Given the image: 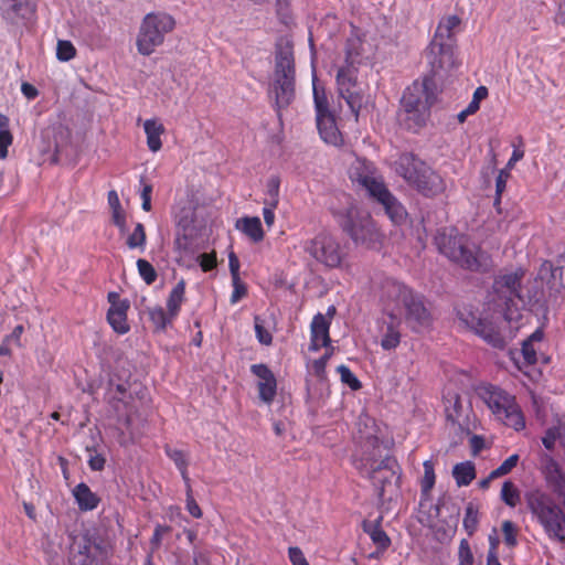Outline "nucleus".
Wrapping results in <instances>:
<instances>
[{
    "label": "nucleus",
    "mask_w": 565,
    "mask_h": 565,
    "mask_svg": "<svg viewBox=\"0 0 565 565\" xmlns=\"http://www.w3.org/2000/svg\"><path fill=\"white\" fill-rule=\"evenodd\" d=\"M524 270L518 268L512 271L501 273L495 276L491 291L488 294L489 308L493 315L502 318L507 322L520 318V309L531 302V299H537L534 295H523L522 280Z\"/></svg>",
    "instance_id": "obj_1"
},
{
    "label": "nucleus",
    "mask_w": 565,
    "mask_h": 565,
    "mask_svg": "<svg viewBox=\"0 0 565 565\" xmlns=\"http://www.w3.org/2000/svg\"><path fill=\"white\" fill-rule=\"evenodd\" d=\"M349 177L383 207L392 223L401 225L406 222L408 215L406 209L386 188L373 162L356 158L349 169Z\"/></svg>",
    "instance_id": "obj_2"
},
{
    "label": "nucleus",
    "mask_w": 565,
    "mask_h": 565,
    "mask_svg": "<svg viewBox=\"0 0 565 565\" xmlns=\"http://www.w3.org/2000/svg\"><path fill=\"white\" fill-rule=\"evenodd\" d=\"M379 437L370 435L362 446V454L353 458V465L362 477L370 479L377 490L380 498L384 497L386 484L391 483L397 475V461L383 454Z\"/></svg>",
    "instance_id": "obj_3"
},
{
    "label": "nucleus",
    "mask_w": 565,
    "mask_h": 565,
    "mask_svg": "<svg viewBox=\"0 0 565 565\" xmlns=\"http://www.w3.org/2000/svg\"><path fill=\"white\" fill-rule=\"evenodd\" d=\"M524 501L532 518L551 540L565 543V513L545 488L535 486L524 491Z\"/></svg>",
    "instance_id": "obj_4"
},
{
    "label": "nucleus",
    "mask_w": 565,
    "mask_h": 565,
    "mask_svg": "<svg viewBox=\"0 0 565 565\" xmlns=\"http://www.w3.org/2000/svg\"><path fill=\"white\" fill-rule=\"evenodd\" d=\"M446 74L440 73L438 77L441 78ZM435 77L437 75L430 72L422 83L414 82L403 93L398 116L411 130H417L425 125L429 108L437 99Z\"/></svg>",
    "instance_id": "obj_5"
},
{
    "label": "nucleus",
    "mask_w": 565,
    "mask_h": 565,
    "mask_svg": "<svg viewBox=\"0 0 565 565\" xmlns=\"http://www.w3.org/2000/svg\"><path fill=\"white\" fill-rule=\"evenodd\" d=\"M439 252L462 268L471 271H484L489 266V256L473 244L465 235L455 230H443L435 237Z\"/></svg>",
    "instance_id": "obj_6"
},
{
    "label": "nucleus",
    "mask_w": 565,
    "mask_h": 565,
    "mask_svg": "<svg viewBox=\"0 0 565 565\" xmlns=\"http://www.w3.org/2000/svg\"><path fill=\"white\" fill-rule=\"evenodd\" d=\"M459 24L460 19L455 14L439 21L427 51L428 65L434 75L448 73L456 66L455 30L459 28Z\"/></svg>",
    "instance_id": "obj_7"
},
{
    "label": "nucleus",
    "mask_w": 565,
    "mask_h": 565,
    "mask_svg": "<svg viewBox=\"0 0 565 565\" xmlns=\"http://www.w3.org/2000/svg\"><path fill=\"white\" fill-rule=\"evenodd\" d=\"M395 171L409 185L426 196L441 193L446 185L444 179L425 161L414 153H402L395 161Z\"/></svg>",
    "instance_id": "obj_8"
},
{
    "label": "nucleus",
    "mask_w": 565,
    "mask_h": 565,
    "mask_svg": "<svg viewBox=\"0 0 565 565\" xmlns=\"http://www.w3.org/2000/svg\"><path fill=\"white\" fill-rule=\"evenodd\" d=\"M478 394L492 414L505 426L512 427L516 431L524 429V416L512 395L492 384L481 385L478 388Z\"/></svg>",
    "instance_id": "obj_9"
},
{
    "label": "nucleus",
    "mask_w": 565,
    "mask_h": 565,
    "mask_svg": "<svg viewBox=\"0 0 565 565\" xmlns=\"http://www.w3.org/2000/svg\"><path fill=\"white\" fill-rule=\"evenodd\" d=\"M295 60L290 47L279 49L275 56L274 82L269 90L275 97L277 111L287 107L295 97Z\"/></svg>",
    "instance_id": "obj_10"
},
{
    "label": "nucleus",
    "mask_w": 565,
    "mask_h": 565,
    "mask_svg": "<svg viewBox=\"0 0 565 565\" xmlns=\"http://www.w3.org/2000/svg\"><path fill=\"white\" fill-rule=\"evenodd\" d=\"M334 215L342 230L356 245L375 248L380 243L381 234L372 217L361 213L355 205L349 204L343 212H335Z\"/></svg>",
    "instance_id": "obj_11"
},
{
    "label": "nucleus",
    "mask_w": 565,
    "mask_h": 565,
    "mask_svg": "<svg viewBox=\"0 0 565 565\" xmlns=\"http://www.w3.org/2000/svg\"><path fill=\"white\" fill-rule=\"evenodd\" d=\"M175 26V20L166 12H150L141 21L136 46L139 54L149 56Z\"/></svg>",
    "instance_id": "obj_12"
},
{
    "label": "nucleus",
    "mask_w": 565,
    "mask_h": 565,
    "mask_svg": "<svg viewBox=\"0 0 565 565\" xmlns=\"http://www.w3.org/2000/svg\"><path fill=\"white\" fill-rule=\"evenodd\" d=\"M303 249L317 262L327 267L335 268L342 262V250L339 242L328 233H319L303 243Z\"/></svg>",
    "instance_id": "obj_13"
},
{
    "label": "nucleus",
    "mask_w": 565,
    "mask_h": 565,
    "mask_svg": "<svg viewBox=\"0 0 565 565\" xmlns=\"http://www.w3.org/2000/svg\"><path fill=\"white\" fill-rule=\"evenodd\" d=\"M351 60V53H347L345 65L341 66L337 73V86L339 95L345 100L350 110L355 117L363 105V95L358 89L356 68Z\"/></svg>",
    "instance_id": "obj_14"
},
{
    "label": "nucleus",
    "mask_w": 565,
    "mask_h": 565,
    "mask_svg": "<svg viewBox=\"0 0 565 565\" xmlns=\"http://www.w3.org/2000/svg\"><path fill=\"white\" fill-rule=\"evenodd\" d=\"M106 547L94 536L84 535L75 541L71 554V565H96L106 556Z\"/></svg>",
    "instance_id": "obj_15"
},
{
    "label": "nucleus",
    "mask_w": 565,
    "mask_h": 565,
    "mask_svg": "<svg viewBox=\"0 0 565 565\" xmlns=\"http://www.w3.org/2000/svg\"><path fill=\"white\" fill-rule=\"evenodd\" d=\"M35 11V0H0V17L12 26L30 21Z\"/></svg>",
    "instance_id": "obj_16"
},
{
    "label": "nucleus",
    "mask_w": 565,
    "mask_h": 565,
    "mask_svg": "<svg viewBox=\"0 0 565 565\" xmlns=\"http://www.w3.org/2000/svg\"><path fill=\"white\" fill-rule=\"evenodd\" d=\"M405 308V320L415 332H422L430 326V312L424 305L423 297L413 292L402 305Z\"/></svg>",
    "instance_id": "obj_17"
},
{
    "label": "nucleus",
    "mask_w": 565,
    "mask_h": 565,
    "mask_svg": "<svg viewBox=\"0 0 565 565\" xmlns=\"http://www.w3.org/2000/svg\"><path fill=\"white\" fill-rule=\"evenodd\" d=\"M413 292V289L393 277H384L380 282V298L386 310L399 308Z\"/></svg>",
    "instance_id": "obj_18"
},
{
    "label": "nucleus",
    "mask_w": 565,
    "mask_h": 565,
    "mask_svg": "<svg viewBox=\"0 0 565 565\" xmlns=\"http://www.w3.org/2000/svg\"><path fill=\"white\" fill-rule=\"evenodd\" d=\"M113 407L116 412L117 424L128 433L129 439L134 441L140 434L139 426L143 423V417L135 405L121 398L116 399Z\"/></svg>",
    "instance_id": "obj_19"
},
{
    "label": "nucleus",
    "mask_w": 565,
    "mask_h": 565,
    "mask_svg": "<svg viewBox=\"0 0 565 565\" xmlns=\"http://www.w3.org/2000/svg\"><path fill=\"white\" fill-rule=\"evenodd\" d=\"M250 372L258 377V395L265 404H270L277 392V381L271 370L263 363L253 364Z\"/></svg>",
    "instance_id": "obj_20"
},
{
    "label": "nucleus",
    "mask_w": 565,
    "mask_h": 565,
    "mask_svg": "<svg viewBox=\"0 0 565 565\" xmlns=\"http://www.w3.org/2000/svg\"><path fill=\"white\" fill-rule=\"evenodd\" d=\"M471 329L489 345L495 349H503L505 347V340L501 334L499 327L494 321L489 320L487 317H472Z\"/></svg>",
    "instance_id": "obj_21"
},
{
    "label": "nucleus",
    "mask_w": 565,
    "mask_h": 565,
    "mask_svg": "<svg viewBox=\"0 0 565 565\" xmlns=\"http://www.w3.org/2000/svg\"><path fill=\"white\" fill-rule=\"evenodd\" d=\"M310 329L309 349L311 351H318L322 347H328L330 344V321L322 313L319 312L313 317Z\"/></svg>",
    "instance_id": "obj_22"
},
{
    "label": "nucleus",
    "mask_w": 565,
    "mask_h": 565,
    "mask_svg": "<svg viewBox=\"0 0 565 565\" xmlns=\"http://www.w3.org/2000/svg\"><path fill=\"white\" fill-rule=\"evenodd\" d=\"M316 121L319 135L326 143L339 146L342 142L341 132L331 111L316 116Z\"/></svg>",
    "instance_id": "obj_23"
},
{
    "label": "nucleus",
    "mask_w": 565,
    "mask_h": 565,
    "mask_svg": "<svg viewBox=\"0 0 565 565\" xmlns=\"http://www.w3.org/2000/svg\"><path fill=\"white\" fill-rule=\"evenodd\" d=\"M129 305L126 300L113 303L107 311V321L118 334H126L130 327L127 322V310Z\"/></svg>",
    "instance_id": "obj_24"
},
{
    "label": "nucleus",
    "mask_w": 565,
    "mask_h": 565,
    "mask_svg": "<svg viewBox=\"0 0 565 565\" xmlns=\"http://www.w3.org/2000/svg\"><path fill=\"white\" fill-rule=\"evenodd\" d=\"M72 494L78 509L84 512L95 510L100 502V498L85 482L76 484Z\"/></svg>",
    "instance_id": "obj_25"
},
{
    "label": "nucleus",
    "mask_w": 565,
    "mask_h": 565,
    "mask_svg": "<svg viewBox=\"0 0 565 565\" xmlns=\"http://www.w3.org/2000/svg\"><path fill=\"white\" fill-rule=\"evenodd\" d=\"M539 278L545 280L550 289L559 292L563 286V267L555 266L551 260H544L539 269Z\"/></svg>",
    "instance_id": "obj_26"
},
{
    "label": "nucleus",
    "mask_w": 565,
    "mask_h": 565,
    "mask_svg": "<svg viewBox=\"0 0 565 565\" xmlns=\"http://www.w3.org/2000/svg\"><path fill=\"white\" fill-rule=\"evenodd\" d=\"M235 228L246 235L253 243H259L264 238L262 221L258 216H244L236 221Z\"/></svg>",
    "instance_id": "obj_27"
},
{
    "label": "nucleus",
    "mask_w": 565,
    "mask_h": 565,
    "mask_svg": "<svg viewBox=\"0 0 565 565\" xmlns=\"http://www.w3.org/2000/svg\"><path fill=\"white\" fill-rule=\"evenodd\" d=\"M147 312L153 326V331L158 333L166 332L169 327H172L173 321L177 319L167 308L159 305L149 307Z\"/></svg>",
    "instance_id": "obj_28"
},
{
    "label": "nucleus",
    "mask_w": 565,
    "mask_h": 565,
    "mask_svg": "<svg viewBox=\"0 0 565 565\" xmlns=\"http://www.w3.org/2000/svg\"><path fill=\"white\" fill-rule=\"evenodd\" d=\"M143 130L147 136V146L150 151L157 152L161 149V136L164 132V127L157 119H147L143 122Z\"/></svg>",
    "instance_id": "obj_29"
},
{
    "label": "nucleus",
    "mask_w": 565,
    "mask_h": 565,
    "mask_svg": "<svg viewBox=\"0 0 565 565\" xmlns=\"http://www.w3.org/2000/svg\"><path fill=\"white\" fill-rule=\"evenodd\" d=\"M381 518L375 522H363V530L369 534L372 542L376 545V547L381 551H385L391 545V539L385 533V531L381 527Z\"/></svg>",
    "instance_id": "obj_30"
},
{
    "label": "nucleus",
    "mask_w": 565,
    "mask_h": 565,
    "mask_svg": "<svg viewBox=\"0 0 565 565\" xmlns=\"http://www.w3.org/2000/svg\"><path fill=\"white\" fill-rule=\"evenodd\" d=\"M452 477L458 487H467L476 478V467L472 461H463L454 466Z\"/></svg>",
    "instance_id": "obj_31"
},
{
    "label": "nucleus",
    "mask_w": 565,
    "mask_h": 565,
    "mask_svg": "<svg viewBox=\"0 0 565 565\" xmlns=\"http://www.w3.org/2000/svg\"><path fill=\"white\" fill-rule=\"evenodd\" d=\"M184 292H185V282L180 280L170 291L167 299V309L171 312L175 318L179 316L181 311V306L184 301Z\"/></svg>",
    "instance_id": "obj_32"
},
{
    "label": "nucleus",
    "mask_w": 565,
    "mask_h": 565,
    "mask_svg": "<svg viewBox=\"0 0 565 565\" xmlns=\"http://www.w3.org/2000/svg\"><path fill=\"white\" fill-rule=\"evenodd\" d=\"M500 499L504 502V504L512 509H514L520 503L521 493L511 480L503 482Z\"/></svg>",
    "instance_id": "obj_33"
},
{
    "label": "nucleus",
    "mask_w": 565,
    "mask_h": 565,
    "mask_svg": "<svg viewBox=\"0 0 565 565\" xmlns=\"http://www.w3.org/2000/svg\"><path fill=\"white\" fill-rule=\"evenodd\" d=\"M126 244L130 249L143 252L147 244L146 230L142 223H137L132 233L128 235Z\"/></svg>",
    "instance_id": "obj_34"
},
{
    "label": "nucleus",
    "mask_w": 565,
    "mask_h": 565,
    "mask_svg": "<svg viewBox=\"0 0 565 565\" xmlns=\"http://www.w3.org/2000/svg\"><path fill=\"white\" fill-rule=\"evenodd\" d=\"M313 103L316 108V116L329 113V103L323 87L317 84V77L312 78Z\"/></svg>",
    "instance_id": "obj_35"
},
{
    "label": "nucleus",
    "mask_w": 565,
    "mask_h": 565,
    "mask_svg": "<svg viewBox=\"0 0 565 565\" xmlns=\"http://www.w3.org/2000/svg\"><path fill=\"white\" fill-rule=\"evenodd\" d=\"M399 342L401 333L398 328L393 323L387 324L386 330L381 339L382 349L385 351L394 350L398 347Z\"/></svg>",
    "instance_id": "obj_36"
},
{
    "label": "nucleus",
    "mask_w": 565,
    "mask_h": 565,
    "mask_svg": "<svg viewBox=\"0 0 565 565\" xmlns=\"http://www.w3.org/2000/svg\"><path fill=\"white\" fill-rule=\"evenodd\" d=\"M478 523H479L478 507L475 503L469 502L465 509V516H463L462 525H463L465 530L467 531V533L469 535H472L477 530Z\"/></svg>",
    "instance_id": "obj_37"
},
{
    "label": "nucleus",
    "mask_w": 565,
    "mask_h": 565,
    "mask_svg": "<svg viewBox=\"0 0 565 565\" xmlns=\"http://www.w3.org/2000/svg\"><path fill=\"white\" fill-rule=\"evenodd\" d=\"M280 178L270 175L266 182L265 198L263 203H279Z\"/></svg>",
    "instance_id": "obj_38"
},
{
    "label": "nucleus",
    "mask_w": 565,
    "mask_h": 565,
    "mask_svg": "<svg viewBox=\"0 0 565 565\" xmlns=\"http://www.w3.org/2000/svg\"><path fill=\"white\" fill-rule=\"evenodd\" d=\"M137 269L140 277L147 285H152L157 280V271L148 260L139 258L137 260Z\"/></svg>",
    "instance_id": "obj_39"
},
{
    "label": "nucleus",
    "mask_w": 565,
    "mask_h": 565,
    "mask_svg": "<svg viewBox=\"0 0 565 565\" xmlns=\"http://www.w3.org/2000/svg\"><path fill=\"white\" fill-rule=\"evenodd\" d=\"M254 329L255 334L260 344L270 345L273 342V335L270 331L265 327V321L259 316L254 317Z\"/></svg>",
    "instance_id": "obj_40"
},
{
    "label": "nucleus",
    "mask_w": 565,
    "mask_h": 565,
    "mask_svg": "<svg viewBox=\"0 0 565 565\" xmlns=\"http://www.w3.org/2000/svg\"><path fill=\"white\" fill-rule=\"evenodd\" d=\"M76 55V49L71 41L58 40L56 45V58L61 62H68Z\"/></svg>",
    "instance_id": "obj_41"
},
{
    "label": "nucleus",
    "mask_w": 565,
    "mask_h": 565,
    "mask_svg": "<svg viewBox=\"0 0 565 565\" xmlns=\"http://www.w3.org/2000/svg\"><path fill=\"white\" fill-rule=\"evenodd\" d=\"M337 372L340 374L341 382L348 385L351 390L358 391L361 388V382L353 374L349 366L341 364L337 367Z\"/></svg>",
    "instance_id": "obj_42"
},
{
    "label": "nucleus",
    "mask_w": 565,
    "mask_h": 565,
    "mask_svg": "<svg viewBox=\"0 0 565 565\" xmlns=\"http://www.w3.org/2000/svg\"><path fill=\"white\" fill-rule=\"evenodd\" d=\"M423 467L424 477L422 479V491L429 492L434 488L436 481L434 463L431 460H425Z\"/></svg>",
    "instance_id": "obj_43"
},
{
    "label": "nucleus",
    "mask_w": 565,
    "mask_h": 565,
    "mask_svg": "<svg viewBox=\"0 0 565 565\" xmlns=\"http://www.w3.org/2000/svg\"><path fill=\"white\" fill-rule=\"evenodd\" d=\"M519 459L518 454L508 457L498 468L491 471V478H499L510 473L516 467Z\"/></svg>",
    "instance_id": "obj_44"
},
{
    "label": "nucleus",
    "mask_w": 565,
    "mask_h": 565,
    "mask_svg": "<svg viewBox=\"0 0 565 565\" xmlns=\"http://www.w3.org/2000/svg\"><path fill=\"white\" fill-rule=\"evenodd\" d=\"M510 178V171L508 169H501L495 178V199L494 206H499L501 202V195L505 191L508 179Z\"/></svg>",
    "instance_id": "obj_45"
},
{
    "label": "nucleus",
    "mask_w": 565,
    "mask_h": 565,
    "mask_svg": "<svg viewBox=\"0 0 565 565\" xmlns=\"http://www.w3.org/2000/svg\"><path fill=\"white\" fill-rule=\"evenodd\" d=\"M502 532H503L505 545L510 548H513L514 546H516V544H518L516 527L512 521H510V520L503 521Z\"/></svg>",
    "instance_id": "obj_46"
},
{
    "label": "nucleus",
    "mask_w": 565,
    "mask_h": 565,
    "mask_svg": "<svg viewBox=\"0 0 565 565\" xmlns=\"http://www.w3.org/2000/svg\"><path fill=\"white\" fill-rule=\"evenodd\" d=\"M166 455L174 462L177 468H184V466H189L186 455L181 449H174L170 446L164 447Z\"/></svg>",
    "instance_id": "obj_47"
},
{
    "label": "nucleus",
    "mask_w": 565,
    "mask_h": 565,
    "mask_svg": "<svg viewBox=\"0 0 565 565\" xmlns=\"http://www.w3.org/2000/svg\"><path fill=\"white\" fill-rule=\"evenodd\" d=\"M561 437V428L553 426L546 429L544 436L542 437V444L547 450H553L556 444V440Z\"/></svg>",
    "instance_id": "obj_48"
},
{
    "label": "nucleus",
    "mask_w": 565,
    "mask_h": 565,
    "mask_svg": "<svg viewBox=\"0 0 565 565\" xmlns=\"http://www.w3.org/2000/svg\"><path fill=\"white\" fill-rule=\"evenodd\" d=\"M459 565H472L473 555L467 540H461L458 551Z\"/></svg>",
    "instance_id": "obj_49"
},
{
    "label": "nucleus",
    "mask_w": 565,
    "mask_h": 565,
    "mask_svg": "<svg viewBox=\"0 0 565 565\" xmlns=\"http://www.w3.org/2000/svg\"><path fill=\"white\" fill-rule=\"evenodd\" d=\"M232 285H233V292L231 295L230 300H231L232 305H235L247 294V287L241 280V278L232 279Z\"/></svg>",
    "instance_id": "obj_50"
},
{
    "label": "nucleus",
    "mask_w": 565,
    "mask_h": 565,
    "mask_svg": "<svg viewBox=\"0 0 565 565\" xmlns=\"http://www.w3.org/2000/svg\"><path fill=\"white\" fill-rule=\"evenodd\" d=\"M196 260L203 271H210L216 266L215 253H202L198 256Z\"/></svg>",
    "instance_id": "obj_51"
},
{
    "label": "nucleus",
    "mask_w": 565,
    "mask_h": 565,
    "mask_svg": "<svg viewBox=\"0 0 565 565\" xmlns=\"http://www.w3.org/2000/svg\"><path fill=\"white\" fill-rule=\"evenodd\" d=\"M140 183L142 184L140 192V198L142 200L141 207L143 211L149 212L151 210L152 185L145 183L142 179L140 180Z\"/></svg>",
    "instance_id": "obj_52"
},
{
    "label": "nucleus",
    "mask_w": 565,
    "mask_h": 565,
    "mask_svg": "<svg viewBox=\"0 0 565 565\" xmlns=\"http://www.w3.org/2000/svg\"><path fill=\"white\" fill-rule=\"evenodd\" d=\"M521 352L527 364H534L536 362V350L534 344L530 343V341H523Z\"/></svg>",
    "instance_id": "obj_53"
},
{
    "label": "nucleus",
    "mask_w": 565,
    "mask_h": 565,
    "mask_svg": "<svg viewBox=\"0 0 565 565\" xmlns=\"http://www.w3.org/2000/svg\"><path fill=\"white\" fill-rule=\"evenodd\" d=\"M186 510L195 519H200L202 516V510L192 495V489L186 491Z\"/></svg>",
    "instance_id": "obj_54"
},
{
    "label": "nucleus",
    "mask_w": 565,
    "mask_h": 565,
    "mask_svg": "<svg viewBox=\"0 0 565 565\" xmlns=\"http://www.w3.org/2000/svg\"><path fill=\"white\" fill-rule=\"evenodd\" d=\"M288 557L292 565H305L308 563L302 551L297 546H290L288 548Z\"/></svg>",
    "instance_id": "obj_55"
},
{
    "label": "nucleus",
    "mask_w": 565,
    "mask_h": 565,
    "mask_svg": "<svg viewBox=\"0 0 565 565\" xmlns=\"http://www.w3.org/2000/svg\"><path fill=\"white\" fill-rule=\"evenodd\" d=\"M12 143V135L10 130H0V158L3 159L8 154V147Z\"/></svg>",
    "instance_id": "obj_56"
},
{
    "label": "nucleus",
    "mask_w": 565,
    "mask_h": 565,
    "mask_svg": "<svg viewBox=\"0 0 565 565\" xmlns=\"http://www.w3.org/2000/svg\"><path fill=\"white\" fill-rule=\"evenodd\" d=\"M170 527L168 525L157 524L150 540V544L153 548H158L161 544L162 536L164 533L169 532Z\"/></svg>",
    "instance_id": "obj_57"
},
{
    "label": "nucleus",
    "mask_w": 565,
    "mask_h": 565,
    "mask_svg": "<svg viewBox=\"0 0 565 565\" xmlns=\"http://www.w3.org/2000/svg\"><path fill=\"white\" fill-rule=\"evenodd\" d=\"M278 204H271V203H264L263 207V216L266 225L268 227H271L275 222V210Z\"/></svg>",
    "instance_id": "obj_58"
},
{
    "label": "nucleus",
    "mask_w": 565,
    "mask_h": 565,
    "mask_svg": "<svg viewBox=\"0 0 565 565\" xmlns=\"http://www.w3.org/2000/svg\"><path fill=\"white\" fill-rule=\"evenodd\" d=\"M106 459L100 454L89 455L88 466L93 471H102L105 468Z\"/></svg>",
    "instance_id": "obj_59"
},
{
    "label": "nucleus",
    "mask_w": 565,
    "mask_h": 565,
    "mask_svg": "<svg viewBox=\"0 0 565 565\" xmlns=\"http://www.w3.org/2000/svg\"><path fill=\"white\" fill-rule=\"evenodd\" d=\"M113 223L118 227L120 233H126V216L122 209H117L111 212Z\"/></svg>",
    "instance_id": "obj_60"
},
{
    "label": "nucleus",
    "mask_w": 565,
    "mask_h": 565,
    "mask_svg": "<svg viewBox=\"0 0 565 565\" xmlns=\"http://www.w3.org/2000/svg\"><path fill=\"white\" fill-rule=\"evenodd\" d=\"M329 358H330V355L328 353H326L318 360L313 361L312 370L318 377H322L324 375L326 366H327V362H328Z\"/></svg>",
    "instance_id": "obj_61"
},
{
    "label": "nucleus",
    "mask_w": 565,
    "mask_h": 565,
    "mask_svg": "<svg viewBox=\"0 0 565 565\" xmlns=\"http://www.w3.org/2000/svg\"><path fill=\"white\" fill-rule=\"evenodd\" d=\"M228 268H230L232 279L241 278L239 277V260L234 252H231L228 254Z\"/></svg>",
    "instance_id": "obj_62"
},
{
    "label": "nucleus",
    "mask_w": 565,
    "mask_h": 565,
    "mask_svg": "<svg viewBox=\"0 0 565 565\" xmlns=\"http://www.w3.org/2000/svg\"><path fill=\"white\" fill-rule=\"evenodd\" d=\"M452 408V412L447 408V418L448 420L456 423L459 420V409L461 408L460 397L458 395L454 397Z\"/></svg>",
    "instance_id": "obj_63"
},
{
    "label": "nucleus",
    "mask_w": 565,
    "mask_h": 565,
    "mask_svg": "<svg viewBox=\"0 0 565 565\" xmlns=\"http://www.w3.org/2000/svg\"><path fill=\"white\" fill-rule=\"evenodd\" d=\"M478 109L479 105L476 104V102H470L468 106L457 115L458 121L463 122L468 116L475 114Z\"/></svg>",
    "instance_id": "obj_64"
}]
</instances>
